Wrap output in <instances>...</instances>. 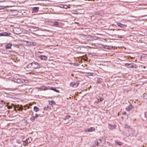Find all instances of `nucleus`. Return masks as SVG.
<instances>
[{
    "label": "nucleus",
    "mask_w": 147,
    "mask_h": 147,
    "mask_svg": "<svg viewBox=\"0 0 147 147\" xmlns=\"http://www.w3.org/2000/svg\"><path fill=\"white\" fill-rule=\"evenodd\" d=\"M146 32L147 33V32Z\"/></svg>",
    "instance_id": "obj_38"
},
{
    "label": "nucleus",
    "mask_w": 147,
    "mask_h": 147,
    "mask_svg": "<svg viewBox=\"0 0 147 147\" xmlns=\"http://www.w3.org/2000/svg\"><path fill=\"white\" fill-rule=\"evenodd\" d=\"M41 59L46 61L47 59V57L45 55H40L39 56Z\"/></svg>",
    "instance_id": "obj_6"
},
{
    "label": "nucleus",
    "mask_w": 147,
    "mask_h": 147,
    "mask_svg": "<svg viewBox=\"0 0 147 147\" xmlns=\"http://www.w3.org/2000/svg\"><path fill=\"white\" fill-rule=\"evenodd\" d=\"M39 115H38L37 114H35V116H34V117H35V118H37L38 116H39Z\"/></svg>",
    "instance_id": "obj_26"
},
{
    "label": "nucleus",
    "mask_w": 147,
    "mask_h": 147,
    "mask_svg": "<svg viewBox=\"0 0 147 147\" xmlns=\"http://www.w3.org/2000/svg\"><path fill=\"white\" fill-rule=\"evenodd\" d=\"M12 105L9 106L8 107V109H11L12 108Z\"/></svg>",
    "instance_id": "obj_24"
},
{
    "label": "nucleus",
    "mask_w": 147,
    "mask_h": 147,
    "mask_svg": "<svg viewBox=\"0 0 147 147\" xmlns=\"http://www.w3.org/2000/svg\"><path fill=\"white\" fill-rule=\"evenodd\" d=\"M49 103L50 104H54V105H55V102L53 101H49Z\"/></svg>",
    "instance_id": "obj_19"
},
{
    "label": "nucleus",
    "mask_w": 147,
    "mask_h": 147,
    "mask_svg": "<svg viewBox=\"0 0 147 147\" xmlns=\"http://www.w3.org/2000/svg\"><path fill=\"white\" fill-rule=\"evenodd\" d=\"M4 7L3 6L0 5V9H1L4 8Z\"/></svg>",
    "instance_id": "obj_27"
},
{
    "label": "nucleus",
    "mask_w": 147,
    "mask_h": 147,
    "mask_svg": "<svg viewBox=\"0 0 147 147\" xmlns=\"http://www.w3.org/2000/svg\"><path fill=\"white\" fill-rule=\"evenodd\" d=\"M70 117V116H69V117Z\"/></svg>",
    "instance_id": "obj_37"
},
{
    "label": "nucleus",
    "mask_w": 147,
    "mask_h": 147,
    "mask_svg": "<svg viewBox=\"0 0 147 147\" xmlns=\"http://www.w3.org/2000/svg\"><path fill=\"white\" fill-rule=\"evenodd\" d=\"M31 65L32 67L34 69L38 68L40 67L39 64L36 62L32 63Z\"/></svg>",
    "instance_id": "obj_2"
},
{
    "label": "nucleus",
    "mask_w": 147,
    "mask_h": 147,
    "mask_svg": "<svg viewBox=\"0 0 147 147\" xmlns=\"http://www.w3.org/2000/svg\"><path fill=\"white\" fill-rule=\"evenodd\" d=\"M39 9L38 7H34L32 9V13H35L37 12Z\"/></svg>",
    "instance_id": "obj_7"
},
{
    "label": "nucleus",
    "mask_w": 147,
    "mask_h": 147,
    "mask_svg": "<svg viewBox=\"0 0 147 147\" xmlns=\"http://www.w3.org/2000/svg\"><path fill=\"white\" fill-rule=\"evenodd\" d=\"M115 125H109V129H113L115 127Z\"/></svg>",
    "instance_id": "obj_12"
},
{
    "label": "nucleus",
    "mask_w": 147,
    "mask_h": 147,
    "mask_svg": "<svg viewBox=\"0 0 147 147\" xmlns=\"http://www.w3.org/2000/svg\"><path fill=\"white\" fill-rule=\"evenodd\" d=\"M16 15V14H12V15Z\"/></svg>",
    "instance_id": "obj_33"
},
{
    "label": "nucleus",
    "mask_w": 147,
    "mask_h": 147,
    "mask_svg": "<svg viewBox=\"0 0 147 147\" xmlns=\"http://www.w3.org/2000/svg\"><path fill=\"white\" fill-rule=\"evenodd\" d=\"M95 142L96 143V144L93 146H98V142L96 141V140L95 141Z\"/></svg>",
    "instance_id": "obj_23"
},
{
    "label": "nucleus",
    "mask_w": 147,
    "mask_h": 147,
    "mask_svg": "<svg viewBox=\"0 0 147 147\" xmlns=\"http://www.w3.org/2000/svg\"><path fill=\"white\" fill-rule=\"evenodd\" d=\"M95 130V128L93 127H91L90 128L88 129L86 131L88 132H92Z\"/></svg>",
    "instance_id": "obj_8"
},
{
    "label": "nucleus",
    "mask_w": 147,
    "mask_h": 147,
    "mask_svg": "<svg viewBox=\"0 0 147 147\" xmlns=\"http://www.w3.org/2000/svg\"><path fill=\"white\" fill-rule=\"evenodd\" d=\"M30 46H32V45L33 46H35L36 45V43L35 42H30Z\"/></svg>",
    "instance_id": "obj_20"
},
{
    "label": "nucleus",
    "mask_w": 147,
    "mask_h": 147,
    "mask_svg": "<svg viewBox=\"0 0 147 147\" xmlns=\"http://www.w3.org/2000/svg\"><path fill=\"white\" fill-rule=\"evenodd\" d=\"M11 34L10 33L7 32H3L0 33V36H9Z\"/></svg>",
    "instance_id": "obj_4"
},
{
    "label": "nucleus",
    "mask_w": 147,
    "mask_h": 147,
    "mask_svg": "<svg viewBox=\"0 0 147 147\" xmlns=\"http://www.w3.org/2000/svg\"><path fill=\"white\" fill-rule=\"evenodd\" d=\"M51 90H53L55 91V92H59V90H57L55 88H52L51 89Z\"/></svg>",
    "instance_id": "obj_18"
},
{
    "label": "nucleus",
    "mask_w": 147,
    "mask_h": 147,
    "mask_svg": "<svg viewBox=\"0 0 147 147\" xmlns=\"http://www.w3.org/2000/svg\"><path fill=\"white\" fill-rule=\"evenodd\" d=\"M34 110L35 111L37 112L39 111V108H37V107L35 106L34 107Z\"/></svg>",
    "instance_id": "obj_16"
},
{
    "label": "nucleus",
    "mask_w": 147,
    "mask_h": 147,
    "mask_svg": "<svg viewBox=\"0 0 147 147\" xmlns=\"http://www.w3.org/2000/svg\"><path fill=\"white\" fill-rule=\"evenodd\" d=\"M117 25L121 27H126L127 25L125 24H122L120 23H117Z\"/></svg>",
    "instance_id": "obj_10"
},
{
    "label": "nucleus",
    "mask_w": 147,
    "mask_h": 147,
    "mask_svg": "<svg viewBox=\"0 0 147 147\" xmlns=\"http://www.w3.org/2000/svg\"><path fill=\"white\" fill-rule=\"evenodd\" d=\"M14 32L16 34H19L22 32L23 31L20 28H15L13 30Z\"/></svg>",
    "instance_id": "obj_1"
},
{
    "label": "nucleus",
    "mask_w": 147,
    "mask_h": 147,
    "mask_svg": "<svg viewBox=\"0 0 147 147\" xmlns=\"http://www.w3.org/2000/svg\"><path fill=\"white\" fill-rule=\"evenodd\" d=\"M29 107H28V109H29Z\"/></svg>",
    "instance_id": "obj_36"
},
{
    "label": "nucleus",
    "mask_w": 147,
    "mask_h": 147,
    "mask_svg": "<svg viewBox=\"0 0 147 147\" xmlns=\"http://www.w3.org/2000/svg\"><path fill=\"white\" fill-rule=\"evenodd\" d=\"M35 117L34 116L31 117L30 118V120L32 121H34L35 120Z\"/></svg>",
    "instance_id": "obj_17"
},
{
    "label": "nucleus",
    "mask_w": 147,
    "mask_h": 147,
    "mask_svg": "<svg viewBox=\"0 0 147 147\" xmlns=\"http://www.w3.org/2000/svg\"><path fill=\"white\" fill-rule=\"evenodd\" d=\"M115 144L116 145H118L119 146H121L123 145V143L121 142H118L117 141L115 142Z\"/></svg>",
    "instance_id": "obj_15"
},
{
    "label": "nucleus",
    "mask_w": 147,
    "mask_h": 147,
    "mask_svg": "<svg viewBox=\"0 0 147 147\" xmlns=\"http://www.w3.org/2000/svg\"><path fill=\"white\" fill-rule=\"evenodd\" d=\"M87 74H88V75L89 76H92L93 75V73H87Z\"/></svg>",
    "instance_id": "obj_22"
},
{
    "label": "nucleus",
    "mask_w": 147,
    "mask_h": 147,
    "mask_svg": "<svg viewBox=\"0 0 147 147\" xmlns=\"http://www.w3.org/2000/svg\"><path fill=\"white\" fill-rule=\"evenodd\" d=\"M133 108V106L131 105H130L126 108V109L127 111H129L130 110L132 109Z\"/></svg>",
    "instance_id": "obj_9"
},
{
    "label": "nucleus",
    "mask_w": 147,
    "mask_h": 147,
    "mask_svg": "<svg viewBox=\"0 0 147 147\" xmlns=\"http://www.w3.org/2000/svg\"><path fill=\"white\" fill-rule=\"evenodd\" d=\"M71 76H73V74H72L71 75Z\"/></svg>",
    "instance_id": "obj_34"
},
{
    "label": "nucleus",
    "mask_w": 147,
    "mask_h": 147,
    "mask_svg": "<svg viewBox=\"0 0 147 147\" xmlns=\"http://www.w3.org/2000/svg\"><path fill=\"white\" fill-rule=\"evenodd\" d=\"M22 105H20V107H19L18 109H17V110L18 111H20V110H22Z\"/></svg>",
    "instance_id": "obj_21"
},
{
    "label": "nucleus",
    "mask_w": 147,
    "mask_h": 147,
    "mask_svg": "<svg viewBox=\"0 0 147 147\" xmlns=\"http://www.w3.org/2000/svg\"><path fill=\"white\" fill-rule=\"evenodd\" d=\"M53 24L55 25H58V23L57 22H54Z\"/></svg>",
    "instance_id": "obj_25"
},
{
    "label": "nucleus",
    "mask_w": 147,
    "mask_h": 147,
    "mask_svg": "<svg viewBox=\"0 0 147 147\" xmlns=\"http://www.w3.org/2000/svg\"><path fill=\"white\" fill-rule=\"evenodd\" d=\"M29 105L30 106H31L32 105V104L31 103L29 104Z\"/></svg>",
    "instance_id": "obj_32"
},
{
    "label": "nucleus",
    "mask_w": 147,
    "mask_h": 147,
    "mask_svg": "<svg viewBox=\"0 0 147 147\" xmlns=\"http://www.w3.org/2000/svg\"><path fill=\"white\" fill-rule=\"evenodd\" d=\"M39 89L43 90H46L48 89L47 87H46L45 86H43L41 87H40L39 88Z\"/></svg>",
    "instance_id": "obj_11"
},
{
    "label": "nucleus",
    "mask_w": 147,
    "mask_h": 147,
    "mask_svg": "<svg viewBox=\"0 0 147 147\" xmlns=\"http://www.w3.org/2000/svg\"><path fill=\"white\" fill-rule=\"evenodd\" d=\"M136 65H131L130 67H129V68H133L135 67Z\"/></svg>",
    "instance_id": "obj_28"
},
{
    "label": "nucleus",
    "mask_w": 147,
    "mask_h": 147,
    "mask_svg": "<svg viewBox=\"0 0 147 147\" xmlns=\"http://www.w3.org/2000/svg\"><path fill=\"white\" fill-rule=\"evenodd\" d=\"M79 84L78 82H72L71 83L70 85V86L72 87H77Z\"/></svg>",
    "instance_id": "obj_3"
},
{
    "label": "nucleus",
    "mask_w": 147,
    "mask_h": 147,
    "mask_svg": "<svg viewBox=\"0 0 147 147\" xmlns=\"http://www.w3.org/2000/svg\"><path fill=\"white\" fill-rule=\"evenodd\" d=\"M12 105L14 107V110L15 111H16V108L18 107L19 106V105H14L13 104H12Z\"/></svg>",
    "instance_id": "obj_14"
},
{
    "label": "nucleus",
    "mask_w": 147,
    "mask_h": 147,
    "mask_svg": "<svg viewBox=\"0 0 147 147\" xmlns=\"http://www.w3.org/2000/svg\"><path fill=\"white\" fill-rule=\"evenodd\" d=\"M14 81L18 83H23L24 81V80L23 79H18L14 80Z\"/></svg>",
    "instance_id": "obj_5"
},
{
    "label": "nucleus",
    "mask_w": 147,
    "mask_h": 147,
    "mask_svg": "<svg viewBox=\"0 0 147 147\" xmlns=\"http://www.w3.org/2000/svg\"><path fill=\"white\" fill-rule=\"evenodd\" d=\"M103 100V99L102 98H100V100L101 101Z\"/></svg>",
    "instance_id": "obj_31"
},
{
    "label": "nucleus",
    "mask_w": 147,
    "mask_h": 147,
    "mask_svg": "<svg viewBox=\"0 0 147 147\" xmlns=\"http://www.w3.org/2000/svg\"><path fill=\"white\" fill-rule=\"evenodd\" d=\"M126 114V112H125L123 113V115H125Z\"/></svg>",
    "instance_id": "obj_30"
},
{
    "label": "nucleus",
    "mask_w": 147,
    "mask_h": 147,
    "mask_svg": "<svg viewBox=\"0 0 147 147\" xmlns=\"http://www.w3.org/2000/svg\"><path fill=\"white\" fill-rule=\"evenodd\" d=\"M14 11V12H16V11Z\"/></svg>",
    "instance_id": "obj_35"
},
{
    "label": "nucleus",
    "mask_w": 147,
    "mask_h": 147,
    "mask_svg": "<svg viewBox=\"0 0 147 147\" xmlns=\"http://www.w3.org/2000/svg\"><path fill=\"white\" fill-rule=\"evenodd\" d=\"M27 43H28V45H30V42H28V41H26Z\"/></svg>",
    "instance_id": "obj_29"
},
{
    "label": "nucleus",
    "mask_w": 147,
    "mask_h": 147,
    "mask_svg": "<svg viewBox=\"0 0 147 147\" xmlns=\"http://www.w3.org/2000/svg\"><path fill=\"white\" fill-rule=\"evenodd\" d=\"M12 45L11 44L9 43L7 44L5 48L6 49H9L11 48V47Z\"/></svg>",
    "instance_id": "obj_13"
}]
</instances>
